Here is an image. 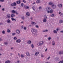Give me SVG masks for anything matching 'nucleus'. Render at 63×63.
<instances>
[{
	"instance_id": "1",
	"label": "nucleus",
	"mask_w": 63,
	"mask_h": 63,
	"mask_svg": "<svg viewBox=\"0 0 63 63\" xmlns=\"http://www.w3.org/2000/svg\"><path fill=\"white\" fill-rule=\"evenodd\" d=\"M32 34L34 36H36L37 35L38 32L37 30L34 28L32 29Z\"/></svg>"
},
{
	"instance_id": "2",
	"label": "nucleus",
	"mask_w": 63,
	"mask_h": 63,
	"mask_svg": "<svg viewBox=\"0 0 63 63\" xmlns=\"http://www.w3.org/2000/svg\"><path fill=\"white\" fill-rule=\"evenodd\" d=\"M43 43H44L43 41H41L38 43L37 45L38 46H42Z\"/></svg>"
},
{
	"instance_id": "3",
	"label": "nucleus",
	"mask_w": 63,
	"mask_h": 63,
	"mask_svg": "<svg viewBox=\"0 0 63 63\" xmlns=\"http://www.w3.org/2000/svg\"><path fill=\"white\" fill-rule=\"evenodd\" d=\"M51 7L53 9H55L56 8V5L53 4L52 5Z\"/></svg>"
},
{
	"instance_id": "4",
	"label": "nucleus",
	"mask_w": 63,
	"mask_h": 63,
	"mask_svg": "<svg viewBox=\"0 0 63 63\" xmlns=\"http://www.w3.org/2000/svg\"><path fill=\"white\" fill-rule=\"evenodd\" d=\"M53 12V10L52 9L50 11H48L47 12L48 13H52Z\"/></svg>"
},
{
	"instance_id": "5",
	"label": "nucleus",
	"mask_w": 63,
	"mask_h": 63,
	"mask_svg": "<svg viewBox=\"0 0 63 63\" xmlns=\"http://www.w3.org/2000/svg\"><path fill=\"white\" fill-rule=\"evenodd\" d=\"M16 32L17 34H19L20 33V31L19 30H17L16 31Z\"/></svg>"
},
{
	"instance_id": "6",
	"label": "nucleus",
	"mask_w": 63,
	"mask_h": 63,
	"mask_svg": "<svg viewBox=\"0 0 63 63\" xmlns=\"http://www.w3.org/2000/svg\"><path fill=\"white\" fill-rule=\"evenodd\" d=\"M53 4V2L51 1H50L48 2V5L50 6L52 5Z\"/></svg>"
},
{
	"instance_id": "7",
	"label": "nucleus",
	"mask_w": 63,
	"mask_h": 63,
	"mask_svg": "<svg viewBox=\"0 0 63 63\" xmlns=\"http://www.w3.org/2000/svg\"><path fill=\"white\" fill-rule=\"evenodd\" d=\"M6 18H10L11 17V15L10 14H9L6 15Z\"/></svg>"
},
{
	"instance_id": "8",
	"label": "nucleus",
	"mask_w": 63,
	"mask_h": 63,
	"mask_svg": "<svg viewBox=\"0 0 63 63\" xmlns=\"http://www.w3.org/2000/svg\"><path fill=\"white\" fill-rule=\"evenodd\" d=\"M51 9V8L50 7H47L46 8V11H47V12L48 11H49Z\"/></svg>"
},
{
	"instance_id": "9",
	"label": "nucleus",
	"mask_w": 63,
	"mask_h": 63,
	"mask_svg": "<svg viewBox=\"0 0 63 63\" xmlns=\"http://www.w3.org/2000/svg\"><path fill=\"white\" fill-rule=\"evenodd\" d=\"M59 15H60V16H63V13H61V12H59Z\"/></svg>"
},
{
	"instance_id": "10",
	"label": "nucleus",
	"mask_w": 63,
	"mask_h": 63,
	"mask_svg": "<svg viewBox=\"0 0 63 63\" xmlns=\"http://www.w3.org/2000/svg\"><path fill=\"white\" fill-rule=\"evenodd\" d=\"M16 43H20V42H21V40L20 39H18L16 41Z\"/></svg>"
},
{
	"instance_id": "11",
	"label": "nucleus",
	"mask_w": 63,
	"mask_h": 63,
	"mask_svg": "<svg viewBox=\"0 0 63 63\" xmlns=\"http://www.w3.org/2000/svg\"><path fill=\"white\" fill-rule=\"evenodd\" d=\"M26 54L27 55V56H30V54H29V53L28 52H26Z\"/></svg>"
},
{
	"instance_id": "12",
	"label": "nucleus",
	"mask_w": 63,
	"mask_h": 63,
	"mask_svg": "<svg viewBox=\"0 0 63 63\" xmlns=\"http://www.w3.org/2000/svg\"><path fill=\"white\" fill-rule=\"evenodd\" d=\"M31 23H32V24L33 25H36V23L34 22H32Z\"/></svg>"
},
{
	"instance_id": "13",
	"label": "nucleus",
	"mask_w": 63,
	"mask_h": 63,
	"mask_svg": "<svg viewBox=\"0 0 63 63\" xmlns=\"http://www.w3.org/2000/svg\"><path fill=\"white\" fill-rule=\"evenodd\" d=\"M6 22L7 23H11V20L10 19H8L6 21Z\"/></svg>"
},
{
	"instance_id": "14",
	"label": "nucleus",
	"mask_w": 63,
	"mask_h": 63,
	"mask_svg": "<svg viewBox=\"0 0 63 63\" xmlns=\"http://www.w3.org/2000/svg\"><path fill=\"white\" fill-rule=\"evenodd\" d=\"M24 8H25V9H29V7L25 5L24 6Z\"/></svg>"
},
{
	"instance_id": "15",
	"label": "nucleus",
	"mask_w": 63,
	"mask_h": 63,
	"mask_svg": "<svg viewBox=\"0 0 63 63\" xmlns=\"http://www.w3.org/2000/svg\"><path fill=\"white\" fill-rule=\"evenodd\" d=\"M58 7L60 8H61L62 7V5L61 4H59L58 5Z\"/></svg>"
},
{
	"instance_id": "16",
	"label": "nucleus",
	"mask_w": 63,
	"mask_h": 63,
	"mask_svg": "<svg viewBox=\"0 0 63 63\" xmlns=\"http://www.w3.org/2000/svg\"><path fill=\"white\" fill-rule=\"evenodd\" d=\"M43 22H47V19L46 18H44L43 20Z\"/></svg>"
},
{
	"instance_id": "17",
	"label": "nucleus",
	"mask_w": 63,
	"mask_h": 63,
	"mask_svg": "<svg viewBox=\"0 0 63 63\" xmlns=\"http://www.w3.org/2000/svg\"><path fill=\"white\" fill-rule=\"evenodd\" d=\"M36 2L37 4H39L41 3V1H40L39 0H37L36 1Z\"/></svg>"
},
{
	"instance_id": "18",
	"label": "nucleus",
	"mask_w": 63,
	"mask_h": 63,
	"mask_svg": "<svg viewBox=\"0 0 63 63\" xmlns=\"http://www.w3.org/2000/svg\"><path fill=\"white\" fill-rule=\"evenodd\" d=\"M10 62H11V61H10L7 60V61H6L5 62V63H10Z\"/></svg>"
},
{
	"instance_id": "19",
	"label": "nucleus",
	"mask_w": 63,
	"mask_h": 63,
	"mask_svg": "<svg viewBox=\"0 0 63 63\" xmlns=\"http://www.w3.org/2000/svg\"><path fill=\"white\" fill-rule=\"evenodd\" d=\"M53 32L55 34H57V31H56L55 30H53Z\"/></svg>"
},
{
	"instance_id": "20",
	"label": "nucleus",
	"mask_w": 63,
	"mask_h": 63,
	"mask_svg": "<svg viewBox=\"0 0 63 63\" xmlns=\"http://www.w3.org/2000/svg\"><path fill=\"white\" fill-rule=\"evenodd\" d=\"M63 52L62 51H60L59 52V54H63Z\"/></svg>"
},
{
	"instance_id": "21",
	"label": "nucleus",
	"mask_w": 63,
	"mask_h": 63,
	"mask_svg": "<svg viewBox=\"0 0 63 63\" xmlns=\"http://www.w3.org/2000/svg\"><path fill=\"white\" fill-rule=\"evenodd\" d=\"M2 33L3 34H6V32H5V31L4 30H3L2 32Z\"/></svg>"
},
{
	"instance_id": "22",
	"label": "nucleus",
	"mask_w": 63,
	"mask_h": 63,
	"mask_svg": "<svg viewBox=\"0 0 63 63\" xmlns=\"http://www.w3.org/2000/svg\"><path fill=\"white\" fill-rule=\"evenodd\" d=\"M35 55H36V56H37L38 54H39V52H36V53H35Z\"/></svg>"
},
{
	"instance_id": "23",
	"label": "nucleus",
	"mask_w": 63,
	"mask_h": 63,
	"mask_svg": "<svg viewBox=\"0 0 63 63\" xmlns=\"http://www.w3.org/2000/svg\"><path fill=\"white\" fill-rule=\"evenodd\" d=\"M27 43L29 44H30L31 43V41L30 40H29L28 41Z\"/></svg>"
},
{
	"instance_id": "24",
	"label": "nucleus",
	"mask_w": 63,
	"mask_h": 63,
	"mask_svg": "<svg viewBox=\"0 0 63 63\" xmlns=\"http://www.w3.org/2000/svg\"><path fill=\"white\" fill-rule=\"evenodd\" d=\"M11 20H12V21H14V20L15 21H16V19L13 18H11Z\"/></svg>"
},
{
	"instance_id": "25",
	"label": "nucleus",
	"mask_w": 63,
	"mask_h": 63,
	"mask_svg": "<svg viewBox=\"0 0 63 63\" xmlns=\"http://www.w3.org/2000/svg\"><path fill=\"white\" fill-rule=\"evenodd\" d=\"M59 23H62L63 22V20H60L59 21Z\"/></svg>"
},
{
	"instance_id": "26",
	"label": "nucleus",
	"mask_w": 63,
	"mask_h": 63,
	"mask_svg": "<svg viewBox=\"0 0 63 63\" xmlns=\"http://www.w3.org/2000/svg\"><path fill=\"white\" fill-rule=\"evenodd\" d=\"M47 31H48V30H46L44 31H43L42 32H47Z\"/></svg>"
},
{
	"instance_id": "27",
	"label": "nucleus",
	"mask_w": 63,
	"mask_h": 63,
	"mask_svg": "<svg viewBox=\"0 0 63 63\" xmlns=\"http://www.w3.org/2000/svg\"><path fill=\"white\" fill-rule=\"evenodd\" d=\"M12 13H13V14H15V13L16 11H15L14 10H13L12 11Z\"/></svg>"
},
{
	"instance_id": "28",
	"label": "nucleus",
	"mask_w": 63,
	"mask_h": 63,
	"mask_svg": "<svg viewBox=\"0 0 63 63\" xmlns=\"http://www.w3.org/2000/svg\"><path fill=\"white\" fill-rule=\"evenodd\" d=\"M7 32L8 33H10L11 32V31L9 29H7Z\"/></svg>"
},
{
	"instance_id": "29",
	"label": "nucleus",
	"mask_w": 63,
	"mask_h": 63,
	"mask_svg": "<svg viewBox=\"0 0 63 63\" xmlns=\"http://www.w3.org/2000/svg\"><path fill=\"white\" fill-rule=\"evenodd\" d=\"M11 17H13L15 16V15L13 14H12L11 15Z\"/></svg>"
},
{
	"instance_id": "30",
	"label": "nucleus",
	"mask_w": 63,
	"mask_h": 63,
	"mask_svg": "<svg viewBox=\"0 0 63 63\" xmlns=\"http://www.w3.org/2000/svg\"><path fill=\"white\" fill-rule=\"evenodd\" d=\"M20 1L19 0L17 1V3L18 4H20Z\"/></svg>"
},
{
	"instance_id": "31",
	"label": "nucleus",
	"mask_w": 63,
	"mask_h": 63,
	"mask_svg": "<svg viewBox=\"0 0 63 63\" xmlns=\"http://www.w3.org/2000/svg\"><path fill=\"white\" fill-rule=\"evenodd\" d=\"M48 39L49 41H50V40H51V37H49L48 38Z\"/></svg>"
},
{
	"instance_id": "32",
	"label": "nucleus",
	"mask_w": 63,
	"mask_h": 63,
	"mask_svg": "<svg viewBox=\"0 0 63 63\" xmlns=\"http://www.w3.org/2000/svg\"><path fill=\"white\" fill-rule=\"evenodd\" d=\"M32 9H33V10L34 11H35V10H36V8L35 7L33 6L32 7Z\"/></svg>"
},
{
	"instance_id": "33",
	"label": "nucleus",
	"mask_w": 63,
	"mask_h": 63,
	"mask_svg": "<svg viewBox=\"0 0 63 63\" xmlns=\"http://www.w3.org/2000/svg\"><path fill=\"white\" fill-rule=\"evenodd\" d=\"M52 45H55V42H54V41H53L52 42Z\"/></svg>"
},
{
	"instance_id": "34",
	"label": "nucleus",
	"mask_w": 63,
	"mask_h": 63,
	"mask_svg": "<svg viewBox=\"0 0 63 63\" xmlns=\"http://www.w3.org/2000/svg\"><path fill=\"white\" fill-rule=\"evenodd\" d=\"M35 27L36 28H39V26L37 25H35Z\"/></svg>"
},
{
	"instance_id": "35",
	"label": "nucleus",
	"mask_w": 63,
	"mask_h": 63,
	"mask_svg": "<svg viewBox=\"0 0 63 63\" xmlns=\"http://www.w3.org/2000/svg\"><path fill=\"white\" fill-rule=\"evenodd\" d=\"M44 18H45L46 19V18H47V16H46V15H44Z\"/></svg>"
},
{
	"instance_id": "36",
	"label": "nucleus",
	"mask_w": 63,
	"mask_h": 63,
	"mask_svg": "<svg viewBox=\"0 0 63 63\" xmlns=\"http://www.w3.org/2000/svg\"><path fill=\"white\" fill-rule=\"evenodd\" d=\"M13 6H16V3L15 2L13 3Z\"/></svg>"
},
{
	"instance_id": "37",
	"label": "nucleus",
	"mask_w": 63,
	"mask_h": 63,
	"mask_svg": "<svg viewBox=\"0 0 63 63\" xmlns=\"http://www.w3.org/2000/svg\"><path fill=\"white\" fill-rule=\"evenodd\" d=\"M39 9L40 10H42V7L40 6L39 7Z\"/></svg>"
},
{
	"instance_id": "38",
	"label": "nucleus",
	"mask_w": 63,
	"mask_h": 63,
	"mask_svg": "<svg viewBox=\"0 0 63 63\" xmlns=\"http://www.w3.org/2000/svg\"><path fill=\"white\" fill-rule=\"evenodd\" d=\"M21 57L22 58H23L24 57V55H23L21 54Z\"/></svg>"
},
{
	"instance_id": "39",
	"label": "nucleus",
	"mask_w": 63,
	"mask_h": 63,
	"mask_svg": "<svg viewBox=\"0 0 63 63\" xmlns=\"http://www.w3.org/2000/svg\"><path fill=\"white\" fill-rule=\"evenodd\" d=\"M26 15H27V16H29V13L28 12H27V13H26Z\"/></svg>"
},
{
	"instance_id": "40",
	"label": "nucleus",
	"mask_w": 63,
	"mask_h": 63,
	"mask_svg": "<svg viewBox=\"0 0 63 63\" xmlns=\"http://www.w3.org/2000/svg\"><path fill=\"white\" fill-rule=\"evenodd\" d=\"M16 35V33H13L12 35V36H15Z\"/></svg>"
},
{
	"instance_id": "41",
	"label": "nucleus",
	"mask_w": 63,
	"mask_h": 63,
	"mask_svg": "<svg viewBox=\"0 0 63 63\" xmlns=\"http://www.w3.org/2000/svg\"><path fill=\"white\" fill-rule=\"evenodd\" d=\"M0 1L1 2H4V0H0Z\"/></svg>"
},
{
	"instance_id": "42",
	"label": "nucleus",
	"mask_w": 63,
	"mask_h": 63,
	"mask_svg": "<svg viewBox=\"0 0 63 63\" xmlns=\"http://www.w3.org/2000/svg\"><path fill=\"white\" fill-rule=\"evenodd\" d=\"M51 16L52 17H53V16H54V14H52L51 15Z\"/></svg>"
},
{
	"instance_id": "43",
	"label": "nucleus",
	"mask_w": 63,
	"mask_h": 63,
	"mask_svg": "<svg viewBox=\"0 0 63 63\" xmlns=\"http://www.w3.org/2000/svg\"><path fill=\"white\" fill-rule=\"evenodd\" d=\"M14 40H17V38L16 37H14Z\"/></svg>"
},
{
	"instance_id": "44",
	"label": "nucleus",
	"mask_w": 63,
	"mask_h": 63,
	"mask_svg": "<svg viewBox=\"0 0 63 63\" xmlns=\"http://www.w3.org/2000/svg\"><path fill=\"white\" fill-rule=\"evenodd\" d=\"M32 48H34V45L33 44H32Z\"/></svg>"
},
{
	"instance_id": "45",
	"label": "nucleus",
	"mask_w": 63,
	"mask_h": 63,
	"mask_svg": "<svg viewBox=\"0 0 63 63\" xmlns=\"http://www.w3.org/2000/svg\"><path fill=\"white\" fill-rule=\"evenodd\" d=\"M59 28H57L56 30H57V31H58V30H59Z\"/></svg>"
},
{
	"instance_id": "46",
	"label": "nucleus",
	"mask_w": 63,
	"mask_h": 63,
	"mask_svg": "<svg viewBox=\"0 0 63 63\" xmlns=\"http://www.w3.org/2000/svg\"><path fill=\"white\" fill-rule=\"evenodd\" d=\"M60 63H63V60H62V61H60Z\"/></svg>"
},
{
	"instance_id": "47",
	"label": "nucleus",
	"mask_w": 63,
	"mask_h": 63,
	"mask_svg": "<svg viewBox=\"0 0 63 63\" xmlns=\"http://www.w3.org/2000/svg\"><path fill=\"white\" fill-rule=\"evenodd\" d=\"M2 41L3 39L1 38H0V42H1V41Z\"/></svg>"
},
{
	"instance_id": "48",
	"label": "nucleus",
	"mask_w": 63,
	"mask_h": 63,
	"mask_svg": "<svg viewBox=\"0 0 63 63\" xmlns=\"http://www.w3.org/2000/svg\"><path fill=\"white\" fill-rule=\"evenodd\" d=\"M15 13L16 14V15H18V13L16 11Z\"/></svg>"
},
{
	"instance_id": "49",
	"label": "nucleus",
	"mask_w": 63,
	"mask_h": 63,
	"mask_svg": "<svg viewBox=\"0 0 63 63\" xmlns=\"http://www.w3.org/2000/svg\"><path fill=\"white\" fill-rule=\"evenodd\" d=\"M4 44L5 45H7V44H8V42H4Z\"/></svg>"
},
{
	"instance_id": "50",
	"label": "nucleus",
	"mask_w": 63,
	"mask_h": 63,
	"mask_svg": "<svg viewBox=\"0 0 63 63\" xmlns=\"http://www.w3.org/2000/svg\"><path fill=\"white\" fill-rule=\"evenodd\" d=\"M21 18L22 19H24V17H21Z\"/></svg>"
},
{
	"instance_id": "51",
	"label": "nucleus",
	"mask_w": 63,
	"mask_h": 63,
	"mask_svg": "<svg viewBox=\"0 0 63 63\" xmlns=\"http://www.w3.org/2000/svg\"><path fill=\"white\" fill-rule=\"evenodd\" d=\"M41 57H44V55H43V54H41Z\"/></svg>"
},
{
	"instance_id": "52",
	"label": "nucleus",
	"mask_w": 63,
	"mask_h": 63,
	"mask_svg": "<svg viewBox=\"0 0 63 63\" xmlns=\"http://www.w3.org/2000/svg\"><path fill=\"white\" fill-rule=\"evenodd\" d=\"M11 6H14V5L13 4V3H12V4H11Z\"/></svg>"
},
{
	"instance_id": "53",
	"label": "nucleus",
	"mask_w": 63,
	"mask_h": 63,
	"mask_svg": "<svg viewBox=\"0 0 63 63\" xmlns=\"http://www.w3.org/2000/svg\"><path fill=\"white\" fill-rule=\"evenodd\" d=\"M24 30H26V27H24Z\"/></svg>"
},
{
	"instance_id": "54",
	"label": "nucleus",
	"mask_w": 63,
	"mask_h": 63,
	"mask_svg": "<svg viewBox=\"0 0 63 63\" xmlns=\"http://www.w3.org/2000/svg\"><path fill=\"white\" fill-rule=\"evenodd\" d=\"M23 2H24V3H26V1H25L24 0H23Z\"/></svg>"
},
{
	"instance_id": "55",
	"label": "nucleus",
	"mask_w": 63,
	"mask_h": 63,
	"mask_svg": "<svg viewBox=\"0 0 63 63\" xmlns=\"http://www.w3.org/2000/svg\"><path fill=\"white\" fill-rule=\"evenodd\" d=\"M47 48H46L45 50V51H47Z\"/></svg>"
},
{
	"instance_id": "56",
	"label": "nucleus",
	"mask_w": 63,
	"mask_h": 63,
	"mask_svg": "<svg viewBox=\"0 0 63 63\" xmlns=\"http://www.w3.org/2000/svg\"><path fill=\"white\" fill-rule=\"evenodd\" d=\"M60 32L61 33H63V30L62 31H61Z\"/></svg>"
},
{
	"instance_id": "57",
	"label": "nucleus",
	"mask_w": 63,
	"mask_h": 63,
	"mask_svg": "<svg viewBox=\"0 0 63 63\" xmlns=\"http://www.w3.org/2000/svg\"><path fill=\"white\" fill-rule=\"evenodd\" d=\"M50 58V57H49L48 58H47V59L48 60Z\"/></svg>"
},
{
	"instance_id": "58",
	"label": "nucleus",
	"mask_w": 63,
	"mask_h": 63,
	"mask_svg": "<svg viewBox=\"0 0 63 63\" xmlns=\"http://www.w3.org/2000/svg\"><path fill=\"white\" fill-rule=\"evenodd\" d=\"M21 6L22 7H23V3H22L21 4Z\"/></svg>"
},
{
	"instance_id": "59",
	"label": "nucleus",
	"mask_w": 63,
	"mask_h": 63,
	"mask_svg": "<svg viewBox=\"0 0 63 63\" xmlns=\"http://www.w3.org/2000/svg\"><path fill=\"white\" fill-rule=\"evenodd\" d=\"M2 11H4V10H5V9H4V8H3L2 9Z\"/></svg>"
},
{
	"instance_id": "60",
	"label": "nucleus",
	"mask_w": 63,
	"mask_h": 63,
	"mask_svg": "<svg viewBox=\"0 0 63 63\" xmlns=\"http://www.w3.org/2000/svg\"><path fill=\"white\" fill-rule=\"evenodd\" d=\"M21 27H22V28H23V29L24 28V27H23V26H22Z\"/></svg>"
},
{
	"instance_id": "61",
	"label": "nucleus",
	"mask_w": 63,
	"mask_h": 63,
	"mask_svg": "<svg viewBox=\"0 0 63 63\" xmlns=\"http://www.w3.org/2000/svg\"><path fill=\"white\" fill-rule=\"evenodd\" d=\"M10 55H12V53H10Z\"/></svg>"
},
{
	"instance_id": "62",
	"label": "nucleus",
	"mask_w": 63,
	"mask_h": 63,
	"mask_svg": "<svg viewBox=\"0 0 63 63\" xmlns=\"http://www.w3.org/2000/svg\"><path fill=\"white\" fill-rule=\"evenodd\" d=\"M46 63H50L47 62H46Z\"/></svg>"
},
{
	"instance_id": "63",
	"label": "nucleus",
	"mask_w": 63,
	"mask_h": 63,
	"mask_svg": "<svg viewBox=\"0 0 63 63\" xmlns=\"http://www.w3.org/2000/svg\"><path fill=\"white\" fill-rule=\"evenodd\" d=\"M57 40H58L59 39V38H58V37H57Z\"/></svg>"
},
{
	"instance_id": "64",
	"label": "nucleus",
	"mask_w": 63,
	"mask_h": 63,
	"mask_svg": "<svg viewBox=\"0 0 63 63\" xmlns=\"http://www.w3.org/2000/svg\"><path fill=\"white\" fill-rule=\"evenodd\" d=\"M36 4V3L35 2H34L33 3V4Z\"/></svg>"
}]
</instances>
